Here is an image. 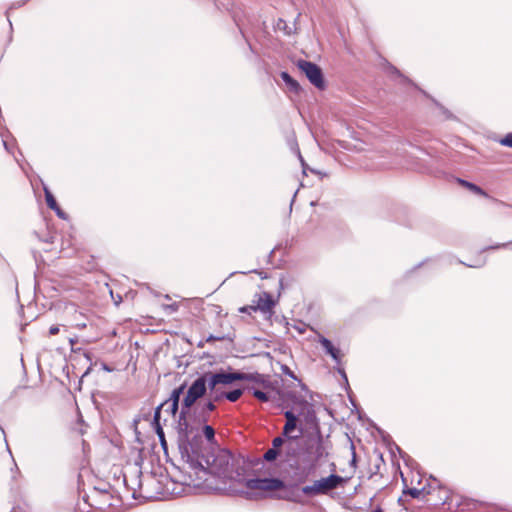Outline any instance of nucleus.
<instances>
[{"instance_id":"obj_1","label":"nucleus","mask_w":512,"mask_h":512,"mask_svg":"<svg viewBox=\"0 0 512 512\" xmlns=\"http://www.w3.org/2000/svg\"><path fill=\"white\" fill-rule=\"evenodd\" d=\"M188 475L185 477L186 485L199 486L207 481V475L215 476L223 482H244L249 490L276 491L284 487V482L278 478H251L244 479L245 467L240 458L232 455L228 450L219 449L216 452L203 454L197 450L187 458Z\"/></svg>"},{"instance_id":"obj_2","label":"nucleus","mask_w":512,"mask_h":512,"mask_svg":"<svg viewBox=\"0 0 512 512\" xmlns=\"http://www.w3.org/2000/svg\"><path fill=\"white\" fill-rule=\"evenodd\" d=\"M190 410L181 406L176 426L182 458H191L192 454H197L199 444L202 443L201 435L194 434L195 429L188 421Z\"/></svg>"},{"instance_id":"obj_3","label":"nucleus","mask_w":512,"mask_h":512,"mask_svg":"<svg viewBox=\"0 0 512 512\" xmlns=\"http://www.w3.org/2000/svg\"><path fill=\"white\" fill-rule=\"evenodd\" d=\"M284 416L286 418V423L283 427L282 434L287 437L286 450L287 454H290V451L294 450L292 440L299 438L303 433V428L300 427L299 434L297 436H291V433L297 428L298 416H303L304 420L307 423H310L315 420V411L310 403L302 401L297 415L292 410H287L284 412Z\"/></svg>"},{"instance_id":"obj_4","label":"nucleus","mask_w":512,"mask_h":512,"mask_svg":"<svg viewBox=\"0 0 512 512\" xmlns=\"http://www.w3.org/2000/svg\"><path fill=\"white\" fill-rule=\"evenodd\" d=\"M206 379H208L209 390L215 392L216 387L219 385H230L234 381L249 380L257 383H263L264 377L260 374H248L242 372H206L204 373Z\"/></svg>"},{"instance_id":"obj_5","label":"nucleus","mask_w":512,"mask_h":512,"mask_svg":"<svg viewBox=\"0 0 512 512\" xmlns=\"http://www.w3.org/2000/svg\"><path fill=\"white\" fill-rule=\"evenodd\" d=\"M345 482L346 480L343 477L331 474L328 477L314 481L312 485L304 486L302 492L308 496L328 494L330 491L342 486Z\"/></svg>"},{"instance_id":"obj_6","label":"nucleus","mask_w":512,"mask_h":512,"mask_svg":"<svg viewBox=\"0 0 512 512\" xmlns=\"http://www.w3.org/2000/svg\"><path fill=\"white\" fill-rule=\"evenodd\" d=\"M208 390V379H206L203 373L202 375L198 376L188 387L186 395L182 400L181 406H183L184 409H191L199 399L207 394Z\"/></svg>"},{"instance_id":"obj_7","label":"nucleus","mask_w":512,"mask_h":512,"mask_svg":"<svg viewBox=\"0 0 512 512\" xmlns=\"http://www.w3.org/2000/svg\"><path fill=\"white\" fill-rule=\"evenodd\" d=\"M301 72L305 74L307 79L316 88L323 90L325 88V80L322 69L315 63L300 59L296 63Z\"/></svg>"},{"instance_id":"obj_8","label":"nucleus","mask_w":512,"mask_h":512,"mask_svg":"<svg viewBox=\"0 0 512 512\" xmlns=\"http://www.w3.org/2000/svg\"><path fill=\"white\" fill-rule=\"evenodd\" d=\"M252 303L255 306L256 312L260 311L263 314H272L273 308L276 305L272 295L266 291L255 294Z\"/></svg>"},{"instance_id":"obj_9","label":"nucleus","mask_w":512,"mask_h":512,"mask_svg":"<svg viewBox=\"0 0 512 512\" xmlns=\"http://www.w3.org/2000/svg\"><path fill=\"white\" fill-rule=\"evenodd\" d=\"M307 452L315 462H318L328 456L327 448L320 436L318 438L311 439L308 442Z\"/></svg>"},{"instance_id":"obj_10","label":"nucleus","mask_w":512,"mask_h":512,"mask_svg":"<svg viewBox=\"0 0 512 512\" xmlns=\"http://www.w3.org/2000/svg\"><path fill=\"white\" fill-rule=\"evenodd\" d=\"M163 406H164V404H160L158 407H156L154 416H153L152 426L154 427V430L160 440L162 447L165 449L166 448L165 434H164L163 428L160 424L161 409Z\"/></svg>"},{"instance_id":"obj_11","label":"nucleus","mask_w":512,"mask_h":512,"mask_svg":"<svg viewBox=\"0 0 512 512\" xmlns=\"http://www.w3.org/2000/svg\"><path fill=\"white\" fill-rule=\"evenodd\" d=\"M44 193H45V200L47 206L55 211L58 217L62 219H66V214L62 211V209L58 206L56 199L54 198L53 194L50 192V190L47 187H44Z\"/></svg>"},{"instance_id":"obj_12","label":"nucleus","mask_w":512,"mask_h":512,"mask_svg":"<svg viewBox=\"0 0 512 512\" xmlns=\"http://www.w3.org/2000/svg\"><path fill=\"white\" fill-rule=\"evenodd\" d=\"M319 342L327 354H329L336 362H340V351L333 346L329 339L321 336Z\"/></svg>"},{"instance_id":"obj_13","label":"nucleus","mask_w":512,"mask_h":512,"mask_svg":"<svg viewBox=\"0 0 512 512\" xmlns=\"http://www.w3.org/2000/svg\"><path fill=\"white\" fill-rule=\"evenodd\" d=\"M185 388H186V384L185 383L180 385L179 387L175 388L172 391V393L170 395V398L167 401H165L163 404L166 405L169 402H173L174 403V408L175 409H179L180 396L183 394Z\"/></svg>"},{"instance_id":"obj_14","label":"nucleus","mask_w":512,"mask_h":512,"mask_svg":"<svg viewBox=\"0 0 512 512\" xmlns=\"http://www.w3.org/2000/svg\"><path fill=\"white\" fill-rule=\"evenodd\" d=\"M280 77L291 91L295 93L299 92V90L301 89L299 83L295 79H293L288 72H281Z\"/></svg>"},{"instance_id":"obj_15","label":"nucleus","mask_w":512,"mask_h":512,"mask_svg":"<svg viewBox=\"0 0 512 512\" xmlns=\"http://www.w3.org/2000/svg\"><path fill=\"white\" fill-rule=\"evenodd\" d=\"M458 182L465 188L469 189L473 193L480 195V196H487L486 192L479 186H477L474 183L468 182L463 179H458Z\"/></svg>"},{"instance_id":"obj_16","label":"nucleus","mask_w":512,"mask_h":512,"mask_svg":"<svg viewBox=\"0 0 512 512\" xmlns=\"http://www.w3.org/2000/svg\"><path fill=\"white\" fill-rule=\"evenodd\" d=\"M243 394L242 389H234L232 391L226 392L225 398L229 400L230 402H236Z\"/></svg>"},{"instance_id":"obj_17","label":"nucleus","mask_w":512,"mask_h":512,"mask_svg":"<svg viewBox=\"0 0 512 512\" xmlns=\"http://www.w3.org/2000/svg\"><path fill=\"white\" fill-rule=\"evenodd\" d=\"M248 391L251 392L252 395L261 402H267L269 400L268 394L259 389L248 388Z\"/></svg>"},{"instance_id":"obj_18","label":"nucleus","mask_w":512,"mask_h":512,"mask_svg":"<svg viewBox=\"0 0 512 512\" xmlns=\"http://www.w3.org/2000/svg\"><path fill=\"white\" fill-rule=\"evenodd\" d=\"M279 455V450H276V449H273V448H270L268 449L264 455H263V458L267 461V462H272L274 461L277 456Z\"/></svg>"},{"instance_id":"obj_19","label":"nucleus","mask_w":512,"mask_h":512,"mask_svg":"<svg viewBox=\"0 0 512 512\" xmlns=\"http://www.w3.org/2000/svg\"><path fill=\"white\" fill-rule=\"evenodd\" d=\"M203 434L205 438L208 440V442H212L215 437V431L212 426L205 425L203 428Z\"/></svg>"},{"instance_id":"obj_20","label":"nucleus","mask_w":512,"mask_h":512,"mask_svg":"<svg viewBox=\"0 0 512 512\" xmlns=\"http://www.w3.org/2000/svg\"><path fill=\"white\" fill-rule=\"evenodd\" d=\"M225 393L226 392H221L217 386L215 392H213L212 390H209L208 396L213 401H219L220 399L225 398V395H224Z\"/></svg>"},{"instance_id":"obj_21","label":"nucleus","mask_w":512,"mask_h":512,"mask_svg":"<svg viewBox=\"0 0 512 512\" xmlns=\"http://www.w3.org/2000/svg\"><path fill=\"white\" fill-rule=\"evenodd\" d=\"M290 146H291V149L298 155V158L303 166V168L305 169V162H304V159L300 153V149L295 141V139L290 143Z\"/></svg>"},{"instance_id":"obj_22","label":"nucleus","mask_w":512,"mask_h":512,"mask_svg":"<svg viewBox=\"0 0 512 512\" xmlns=\"http://www.w3.org/2000/svg\"><path fill=\"white\" fill-rule=\"evenodd\" d=\"M284 444L286 445L287 441L285 442V440L281 436H278L273 439L272 448L279 450V448L282 447Z\"/></svg>"},{"instance_id":"obj_23","label":"nucleus","mask_w":512,"mask_h":512,"mask_svg":"<svg viewBox=\"0 0 512 512\" xmlns=\"http://www.w3.org/2000/svg\"><path fill=\"white\" fill-rule=\"evenodd\" d=\"M215 401H213L212 399L209 398V400L204 404L203 408H202V412L203 414L205 412H212L216 409V406L214 404Z\"/></svg>"},{"instance_id":"obj_24","label":"nucleus","mask_w":512,"mask_h":512,"mask_svg":"<svg viewBox=\"0 0 512 512\" xmlns=\"http://www.w3.org/2000/svg\"><path fill=\"white\" fill-rule=\"evenodd\" d=\"M500 144L512 148V133H508L505 137H503L500 140Z\"/></svg>"},{"instance_id":"obj_25","label":"nucleus","mask_w":512,"mask_h":512,"mask_svg":"<svg viewBox=\"0 0 512 512\" xmlns=\"http://www.w3.org/2000/svg\"><path fill=\"white\" fill-rule=\"evenodd\" d=\"M404 493L410 495L412 498H418L422 493V490L417 488H408L407 490L404 491Z\"/></svg>"},{"instance_id":"obj_26","label":"nucleus","mask_w":512,"mask_h":512,"mask_svg":"<svg viewBox=\"0 0 512 512\" xmlns=\"http://www.w3.org/2000/svg\"><path fill=\"white\" fill-rule=\"evenodd\" d=\"M238 311L240 313H247V314H251L252 312H256V309H255V306L254 304L252 303L251 305H247V306H242L238 309Z\"/></svg>"},{"instance_id":"obj_27","label":"nucleus","mask_w":512,"mask_h":512,"mask_svg":"<svg viewBox=\"0 0 512 512\" xmlns=\"http://www.w3.org/2000/svg\"><path fill=\"white\" fill-rule=\"evenodd\" d=\"M281 370L284 374L288 375L289 377L296 379V376L294 373L290 370V368L286 365H282Z\"/></svg>"},{"instance_id":"obj_28","label":"nucleus","mask_w":512,"mask_h":512,"mask_svg":"<svg viewBox=\"0 0 512 512\" xmlns=\"http://www.w3.org/2000/svg\"><path fill=\"white\" fill-rule=\"evenodd\" d=\"M59 333V326L57 325H52L49 329V334L50 335H56Z\"/></svg>"},{"instance_id":"obj_29","label":"nucleus","mask_w":512,"mask_h":512,"mask_svg":"<svg viewBox=\"0 0 512 512\" xmlns=\"http://www.w3.org/2000/svg\"><path fill=\"white\" fill-rule=\"evenodd\" d=\"M75 327L78 328V329H84L87 327V324L85 321H80L78 320L75 324Z\"/></svg>"},{"instance_id":"obj_30","label":"nucleus","mask_w":512,"mask_h":512,"mask_svg":"<svg viewBox=\"0 0 512 512\" xmlns=\"http://www.w3.org/2000/svg\"><path fill=\"white\" fill-rule=\"evenodd\" d=\"M167 411H169L173 416H175L176 413L178 412V409H175L174 408V403L170 402V406H169V409Z\"/></svg>"},{"instance_id":"obj_31","label":"nucleus","mask_w":512,"mask_h":512,"mask_svg":"<svg viewBox=\"0 0 512 512\" xmlns=\"http://www.w3.org/2000/svg\"><path fill=\"white\" fill-rule=\"evenodd\" d=\"M355 464H356V453H355L354 447L352 446V460H351V465H352V466H355Z\"/></svg>"},{"instance_id":"obj_32","label":"nucleus","mask_w":512,"mask_h":512,"mask_svg":"<svg viewBox=\"0 0 512 512\" xmlns=\"http://www.w3.org/2000/svg\"><path fill=\"white\" fill-rule=\"evenodd\" d=\"M389 69L391 70V72H392V73H395V74H397L398 76H401V74H400L399 70H398L396 67H394V66H389Z\"/></svg>"},{"instance_id":"obj_33","label":"nucleus","mask_w":512,"mask_h":512,"mask_svg":"<svg viewBox=\"0 0 512 512\" xmlns=\"http://www.w3.org/2000/svg\"><path fill=\"white\" fill-rule=\"evenodd\" d=\"M507 244H497V245H494V246H491L489 248H486L485 250L487 249H498L500 247H505Z\"/></svg>"},{"instance_id":"obj_34","label":"nucleus","mask_w":512,"mask_h":512,"mask_svg":"<svg viewBox=\"0 0 512 512\" xmlns=\"http://www.w3.org/2000/svg\"><path fill=\"white\" fill-rule=\"evenodd\" d=\"M245 495H246V498L247 499H252V496L254 495L253 493L251 492H245Z\"/></svg>"},{"instance_id":"obj_35","label":"nucleus","mask_w":512,"mask_h":512,"mask_svg":"<svg viewBox=\"0 0 512 512\" xmlns=\"http://www.w3.org/2000/svg\"><path fill=\"white\" fill-rule=\"evenodd\" d=\"M219 339H220V338H216V337H214V336H212V335H211V336H209V337L207 338V341L219 340Z\"/></svg>"},{"instance_id":"obj_36","label":"nucleus","mask_w":512,"mask_h":512,"mask_svg":"<svg viewBox=\"0 0 512 512\" xmlns=\"http://www.w3.org/2000/svg\"><path fill=\"white\" fill-rule=\"evenodd\" d=\"M69 342H70L71 346L73 347L75 345V343L77 342V340L70 338Z\"/></svg>"},{"instance_id":"obj_37","label":"nucleus","mask_w":512,"mask_h":512,"mask_svg":"<svg viewBox=\"0 0 512 512\" xmlns=\"http://www.w3.org/2000/svg\"><path fill=\"white\" fill-rule=\"evenodd\" d=\"M312 173H315V174H318V175H323L320 171H316V170H311Z\"/></svg>"},{"instance_id":"obj_38","label":"nucleus","mask_w":512,"mask_h":512,"mask_svg":"<svg viewBox=\"0 0 512 512\" xmlns=\"http://www.w3.org/2000/svg\"><path fill=\"white\" fill-rule=\"evenodd\" d=\"M288 500L297 501L295 498L288 497Z\"/></svg>"},{"instance_id":"obj_39","label":"nucleus","mask_w":512,"mask_h":512,"mask_svg":"<svg viewBox=\"0 0 512 512\" xmlns=\"http://www.w3.org/2000/svg\"><path fill=\"white\" fill-rule=\"evenodd\" d=\"M373 512H383L381 509H376Z\"/></svg>"}]
</instances>
